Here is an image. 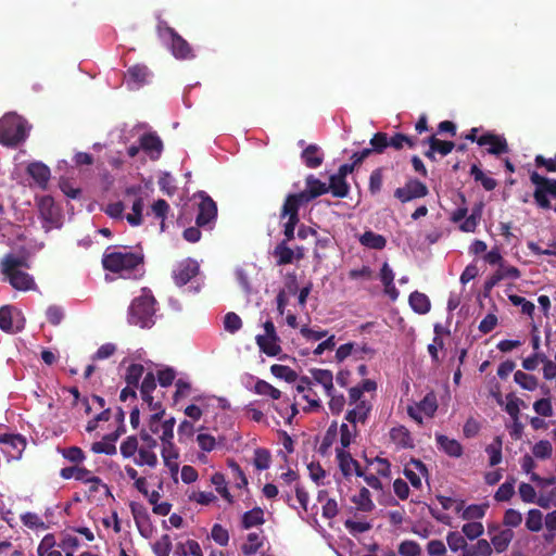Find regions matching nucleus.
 I'll return each instance as SVG.
<instances>
[{
  "instance_id": "nucleus-1",
  "label": "nucleus",
  "mask_w": 556,
  "mask_h": 556,
  "mask_svg": "<svg viewBox=\"0 0 556 556\" xmlns=\"http://www.w3.org/2000/svg\"><path fill=\"white\" fill-rule=\"evenodd\" d=\"M144 254L139 252H121L106 250L102 266L110 273L119 274L122 278H140L144 274Z\"/></svg>"
},
{
  "instance_id": "nucleus-2",
  "label": "nucleus",
  "mask_w": 556,
  "mask_h": 556,
  "mask_svg": "<svg viewBox=\"0 0 556 556\" xmlns=\"http://www.w3.org/2000/svg\"><path fill=\"white\" fill-rule=\"evenodd\" d=\"M156 300L149 288H143L141 294L132 300L127 312L130 326L151 328L155 324Z\"/></svg>"
},
{
  "instance_id": "nucleus-3",
  "label": "nucleus",
  "mask_w": 556,
  "mask_h": 556,
  "mask_svg": "<svg viewBox=\"0 0 556 556\" xmlns=\"http://www.w3.org/2000/svg\"><path fill=\"white\" fill-rule=\"evenodd\" d=\"M29 263L25 256H15L14 253L4 254L1 260V273L10 282L13 289L27 291L36 287L35 279L30 274L23 271V268H29Z\"/></svg>"
},
{
  "instance_id": "nucleus-4",
  "label": "nucleus",
  "mask_w": 556,
  "mask_h": 556,
  "mask_svg": "<svg viewBox=\"0 0 556 556\" xmlns=\"http://www.w3.org/2000/svg\"><path fill=\"white\" fill-rule=\"evenodd\" d=\"M28 130L23 116L9 113L0 118V143L4 147L15 148L26 141Z\"/></svg>"
},
{
  "instance_id": "nucleus-5",
  "label": "nucleus",
  "mask_w": 556,
  "mask_h": 556,
  "mask_svg": "<svg viewBox=\"0 0 556 556\" xmlns=\"http://www.w3.org/2000/svg\"><path fill=\"white\" fill-rule=\"evenodd\" d=\"M157 35L161 38H167L170 42V52L176 59H193L192 47L181 35L177 33L165 21H160L156 26Z\"/></svg>"
},
{
  "instance_id": "nucleus-6",
  "label": "nucleus",
  "mask_w": 556,
  "mask_h": 556,
  "mask_svg": "<svg viewBox=\"0 0 556 556\" xmlns=\"http://www.w3.org/2000/svg\"><path fill=\"white\" fill-rule=\"evenodd\" d=\"M530 180L535 185L533 199L538 206L542 210H551L552 204L548 195L556 199V179L546 178L541 176V174L533 172L530 174Z\"/></svg>"
},
{
  "instance_id": "nucleus-7",
  "label": "nucleus",
  "mask_w": 556,
  "mask_h": 556,
  "mask_svg": "<svg viewBox=\"0 0 556 556\" xmlns=\"http://www.w3.org/2000/svg\"><path fill=\"white\" fill-rule=\"evenodd\" d=\"M301 205L298 202L293 193L286 195L283 204L281 205L280 217L286 218L287 222L283 225V236L287 243L294 239V230L300 222L299 210Z\"/></svg>"
},
{
  "instance_id": "nucleus-8",
  "label": "nucleus",
  "mask_w": 556,
  "mask_h": 556,
  "mask_svg": "<svg viewBox=\"0 0 556 556\" xmlns=\"http://www.w3.org/2000/svg\"><path fill=\"white\" fill-rule=\"evenodd\" d=\"M125 417L126 413L124 409L117 408L114 414V419L117 422V427L114 431L109 432L102 437L101 441L92 443V453H111V451L114 453V451H116L115 443L122 433L126 431Z\"/></svg>"
},
{
  "instance_id": "nucleus-9",
  "label": "nucleus",
  "mask_w": 556,
  "mask_h": 556,
  "mask_svg": "<svg viewBox=\"0 0 556 556\" xmlns=\"http://www.w3.org/2000/svg\"><path fill=\"white\" fill-rule=\"evenodd\" d=\"M38 211L47 231L51 230L52 227L61 226V208L51 195H41L38 199Z\"/></svg>"
},
{
  "instance_id": "nucleus-10",
  "label": "nucleus",
  "mask_w": 556,
  "mask_h": 556,
  "mask_svg": "<svg viewBox=\"0 0 556 556\" xmlns=\"http://www.w3.org/2000/svg\"><path fill=\"white\" fill-rule=\"evenodd\" d=\"M429 194V188L425 182L417 178H409L405 181L404 186L396 188L394 191L395 199L401 202H408L416 199H422Z\"/></svg>"
},
{
  "instance_id": "nucleus-11",
  "label": "nucleus",
  "mask_w": 556,
  "mask_h": 556,
  "mask_svg": "<svg viewBox=\"0 0 556 556\" xmlns=\"http://www.w3.org/2000/svg\"><path fill=\"white\" fill-rule=\"evenodd\" d=\"M404 141H406L404 132H394L392 136H389L386 131H377L369 140V144L375 146L376 153H383L388 148L401 151L404 148Z\"/></svg>"
},
{
  "instance_id": "nucleus-12",
  "label": "nucleus",
  "mask_w": 556,
  "mask_h": 556,
  "mask_svg": "<svg viewBox=\"0 0 556 556\" xmlns=\"http://www.w3.org/2000/svg\"><path fill=\"white\" fill-rule=\"evenodd\" d=\"M328 191L329 188L327 184L313 176V174H309L306 177V189L293 194L302 206L308 204L312 200H315L316 197L328 193Z\"/></svg>"
},
{
  "instance_id": "nucleus-13",
  "label": "nucleus",
  "mask_w": 556,
  "mask_h": 556,
  "mask_svg": "<svg viewBox=\"0 0 556 556\" xmlns=\"http://www.w3.org/2000/svg\"><path fill=\"white\" fill-rule=\"evenodd\" d=\"M201 201L198 204V216L195 224L198 227H204L215 222L217 217V205L215 201L205 192H199Z\"/></svg>"
},
{
  "instance_id": "nucleus-14",
  "label": "nucleus",
  "mask_w": 556,
  "mask_h": 556,
  "mask_svg": "<svg viewBox=\"0 0 556 556\" xmlns=\"http://www.w3.org/2000/svg\"><path fill=\"white\" fill-rule=\"evenodd\" d=\"M130 511L139 533L146 539L152 538L154 526L147 507L141 504H137V502H131Z\"/></svg>"
},
{
  "instance_id": "nucleus-15",
  "label": "nucleus",
  "mask_w": 556,
  "mask_h": 556,
  "mask_svg": "<svg viewBox=\"0 0 556 556\" xmlns=\"http://www.w3.org/2000/svg\"><path fill=\"white\" fill-rule=\"evenodd\" d=\"M199 273V264L193 258H185L173 269L172 278L177 286L189 283Z\"/></svg>"
},
{
  "instance_id": "nucleus-16",
  "label": "nucleus",
  "mask_w": 556,
  "mask_h": 556,
  "mask_svg": "<svg viewBox=\"0 0 556 556\" xmlns=\"http://www.w3.org/2000/svg\"><path fill=\"white\" fill-rule=\"evenodd\" d=\"M478 143L480 147L488 144L486 152L500 156L502 153L509 152V146L504 136L495 135V132L486 131L479 136Z\"/></svg>"
},
{
  "instance_id": "nucleus-17",
  "label": "nucleus",
  "mask_w": 556,
  "mask_h": 556,
  "mask_svg": "<svg viewBox=\"0 0 556 556\" xmlns=\"http://www.w3.org/2000/svg\"><path fill=\"white\" fill-rule=\"evenodd\" d=\"M139 143L143 152L148 153L154 162L161 157L164 151V143L155 131L143 132L139 138Z\"/></svg>"
},
{
  "instance_id": "nucleus-18",
  "label": "nucleus",
  "mask_w": 556,
  "mask_h": 556,
  "mask_svg": "<svg viewBox=\"0 0 556 556\" xmlns=\"http://www.w3.org/2000/svg\"><path fill=\"white\" fill-rule=\"evenodd\" d=\"M488 531L491 534V544L496 553H504L514 540V532L510 528L501 530L500 527L494 526L489 527Z\"/></svg>"
},
{
  "instance_id": "nucleus-19",
  "label": "nucleus",
  "mask_w": 556,
  "mask_h": 556,
  "mask_svg": "<svg viewBox=\"0 0 556 556\" xmlns=\"http://www.w3.org/2000/svg\"><path fill=\"white\" fill-rule=\"evenodd\" d=\"M26 172L29 177L35 179L39 188L47 189L48 181L51 178V169L47 166V164L41 162L29 163L27 165Z\"/></svg>"
},
{
  "instance_id": "nucleus-20",
  "label": "nucleus",
  "mask_w": 556,
  "mask_h": 556,
  "mask_svg": "<svg viewBox=\"0 0 556 556\" xmlns=\"http://www.w3.org/2000/svg\"><path fill=\"white\" fill-rule=\"evenodd\" d=\"M301 159L306 167L318 168L324 163L325 153L321 151L319 146H316V143H309L303 149Z\"/></svg>"
},
{
  "instance_id": "nucleus-21",
  "label": "nucleus",
  "mask_w": 556,
  "mask_h": 556,
  "mask_svg": "<svg viewBox=\"0 0 556 556\" xmlns=\"http://www.w3.org/2000/svg\"><path fill=\"white\" fill-rule=\"evenodd\" d=\"M371 405L369 401H361L354 405L353 409H349L345 414V420L357 428V424H365L369 417Z\"/></svg>"
},
{
  "instance_id": "nucleus-22",
  "label": "nucleus",
  "mask_w": 556,
  "mask_h": 556,
  "mask_svg": "<svg viewBox=\"0 0 556 556\" xmlns=\"http://www.w3.org/2000/svg\"><path fill=\"white\" fill-rule=\"evenodd\" d=\"M351 453H338L337 459L341 470V473L344 477H351L353 475L362 476V467L357 459L352 457Z\"/></svg>"
},
{
  "instance_id": "nucleus-23",
  "label": "nucleus",
  "mask_w": 556,
  "mask_h": 556,
  "mask_svg": "<svg viewBox=\"0 0 556 556\" xmlns=\"http://www.w3.org/2000/svg\"><path fill=\"white\" fill-rule=\"evenodd\" d=\"M150 75V70L147 65H142V63H137L136 65L130 66L126 72L128 83L135 84L138 88L139 86L149 83Z\"/></svg>"
},
{
  "instance_id": "nucleus-24",
  "label": "nucleus",
  "mask_w": 556,
  "mask_h": 556,
  "mask_svg": "<svg viewBox=\"0 0 556 556\" xmlns=\"http://www.w3.org/2000/svg\"><path fill=\"white\" fill-rule=\"evenodd\" d=\"M311 375L316 383L321 384L327 395H332L333 372L329 369L312 368Z\"/></svg>"
},
{
  "instance_id": "nucleus-25",
  "label": "nucleus",
  "mask_w": 556,
  "mask_h": 556,
  "mask_svg": "<svg viewBox=\"0 0 556 556\" xmlns=\"http://www.w3.org/2000/svg\"><path fill=\"white\" fill-rule=\"evenodd\" d=\"M359 243L365 248L381 251V249L387 247L388 240L382 235H378V232L366 230L359 237Z\"/></svg>"
},
{
  "instance_id": "nucleus-26",
  "label": "nucleus",
  "mask_w": 556,
  "mask_h": 556,
  "mask_svg": "<svg viewBox=\"0 0 556 556\" xmlns=\"http://www.w3.org/2000/svg\"><path fill=\"white\" fill-rule=\"evenodd\" d=\"M63 457L67 458L73 465L71 467H65L60 470V476L65 479H77V464H81L86 459V454L84 453H65Z\"/></svg>"
},
{
  "instance_id": "nucleus-27",
  "label": "nucleus",
  "mask_w": 556,
  "mask_h": 556,
  "mask_svg": "<svg viewBox=\"0 0 556 556\" xmlns=\"http://www.w3.org/2000/svg\"><path fill=\"white\" fill-rule=\"evenodd\" d=\"M279 339H270V337L256 336V344L261 352L275 357L282 352V348L279 344Z\"/></svg>"
},
{
  "instance_id": "nucleus-28",
  "label": "nucleus",
  "mask_w": 556,
  "mask_h": 556,
  "mask_svg": "<svg viewBox=\"0 0 556 556\" xmlns=\"http://www.w3.org/2000/svg\"><path fill=\"white\" fill-rule=\"evenodd\" d=\"M328 188L333 195L339 197L340 199H344L350 191V185L345 179H343L340 173L332 174L329 178Z\"/></svg>"
},
{
  "instance_id": "nucleus-29",
  "label": "nucleus",
  "mask_w": 556,
  "mask_h": 556,
  "mask_svg": "<svg viewBox=\"0 0 556 556\" xmlns=\"http://www.w3.org/2000/svg\"><path fill=\"white\" fill-rule=\"evenodd\" d=\"M482 210H483L482 203L476 205L472 208L471 214L468 216L466 215L463 223L459 225L460 230L465 231V232H475L480 223V219L482 216Z\"/></svg>"
},
{
  "instance_id": "nucleus-30",
  "label": "nucleus",
  "mask_w": 556,
  "mask_h": 556,
  "mask_svg": "<svg viewBox=\"0 0 556 556\" xmlns=\"http://www.w3.org/2000/svg\"><path fill=\"white\" fill-rule=\"evenodd\" d=\"M408 302L412 309L419 313V315H425V313H428L431 307L428 295L420 293V291H413L409 295Z\"/></svg>"
},
{
  "instance_id": "nucleus-31",
  "label": "nucleus",
  "mask_w": 556,
  "mask_h": 556,
  "mask_svg": "<svg viewBox=\"0 0 556 556\" xmlns=\"http://www.w3.org/2000/svg\"><path fill=\"white\" fill-rule=\"evenodd\" d=\"M391 440L396 444V447L400 448H410L413 447V438L405 427H395L391 430Z\"/></svg>"
},
{
  "instance_id": "nucleus-32",
  "label": "nucleus",
  "mask_w": 556,
  "mask_h": 556,
  "mask_svg": "<svg viewBox=\"0 0 556 556\" xmlns=\"http://www.w3.org/2000/svg\"><path fill=\"white\" fill-rule=\"evenodd\" d=\"M365 460L369 465V469L372 470L378 477H388L391 473V464L388 459L376 456L374 458H369L367 454H363Z\"/></svg>"
},
{
  "instance_id": "nucleus-33",
  "label": "nucleus",
  "mask_w": 556,
  "mask_h": 556,
  "mask_svg": "<svg viewBox=\"0 0 556 556\" xmlns=\"http://www.w3.org/2000/svg\"><path fill=\"white\" fill-rule=\"evenodd\" d=\"M242 527L244 529L257 527L265 522L264 511L262 507H253L252 510L243 513Z\"/></svg>"
},
{
  "instance_id": "nucleus-34",
  "label": "nucleus",
  "mask_w": 556,
  "mask_h": 556,
  "mask_svg": "<svg viewBox=\"0 0 556 556\" xmlns=\"http://www.w3.org/2000/svg\"><path fill=\"white\" fill-rule=\"evenodd\" d=\"M470 175L475 178L476 181H480L483 189L490 191L494 190L497 187L496 179L492 177H488L486 174L482 172L477 164H472L470 167Z\"/></svg>"
},
{
  "instance_id": "nucleus-35",
  "label": "nucleus",
  "mask_w": 556,
  "mask_h": 556,
  "mask_svg": "<svg viewBox=\"0 0 556 556\" xmlns=\"http://www.w3.org/2000/svg\"><path fill=\"white\" fill-rule=\"evenodd\" d=\"M356 434L357 428L350 425V422L348 425L343 422L340 426V447H337L336 451H344V448L350 447Z\"/></svg>"
},
{
  "instance_id": "nucleus-36",
  "label": "nucleus",
  "mask_w": 556,
  "mask_h": 556,
  "mask_svg": "<svg viewBox=\"0 0 556 556\" xmlns=\"http://www.w3.org/2000/svg\"><path fill=\"white\" fill-rule=\"evenodd\" d=\"M274 255L277 258L278 265L291 264L294 258V252L288 247L287 241L277 243Z\"/></svg>"
},
{
  "instance_id": "nucleus-37",
  "label": "nucleus",
  "mask_w": 556,
  "mask_h": 556,
  "mask_svg": "<svg viewBox=\"0 0 556 556\" xmlns=\"http://www.w3.org/2000/svg\"><path fill=\"white\" fill-rule=\"evenodd\" d=\"M270 372L278 379L286 380L288 383H293V381L299 379V375L294 369L288 367V365L274 364L270 366Z\"/></svg>"
},
{
  "instance_id": "nucleus-38",
  "label": "nucleus",
  "mask_w": 556,
  "mask_h": 556,
  "mask_svg": "<svg viewBox=\"0 0 556 556\" xmlns=\"http://www.w3.org/2000/svg\"><path fill=\"white\" fill-rule=\"evenodd\" d=\"M144 374V365L142 364H130L126 369L125 381L126 384L134 386L136 390L140 384V380Z\"/></svg>"
},
{
  "instance_id": "nucleus-39",
  "label": "nucleus",
  "mask_w": 556,
  "mask_h": 556,
  "mask_svg": "<svg viewBox=\"0 0 556 556\" xmlns=\"http://www.w3.org/2000/svg\"><path fill=\"white\" fill-rule=\"evenodd\" d=\"M515 482L516 479L514 476L508 478L506 481H504L503 484H501L494 495L495 501L497 502H507L509 498L513 497L515 494Z\"/></svg>"
},
{
  "instance_id": "nucleus-40",
  "label": "nucleus",
  "mask_w": 556,
  "mask_h": 556,
  "mask_svg": "<svg viewBox=\"0 0 556 556\" xmlns=\"http://www.w3.org/2000/svg\"><path fill=\"white\" fill-rule=\"evenodd\" d=\"M353 502L362 511H370L375 507V504L370 497V493L366 486H362L357 495L353 496Z\"/></svg>"
},
{
  "instance_id": "nucleus-41",
  "label": "nucleus",
  "mask_w": 556,
  "mask_h": 556,
  "mask_svg": "<svg viewBox=\"0 0 556 556\" xmlns=\"http://www.w3.org/2000/svg\"><path fill=\"white\" fill-rule=\"evenodd\" d=\"M418 410L428 417H432L435 414L438 410V399L433 391H430L425 395L424 400L419 401Z\"/></svg>"
},
{
  "instance_id": "nucleus-42",
  "label": "nucleus",
  "mask_w": 556,
  "mask_h": 556,
  "mask_svg": "<svg viewBox=\"0 0 556 556\" xmlns=\"http://www.w3.org/2000/svg\"><path fill=\"white\" fill-rule=\"evenodd\" d=\"M0 443L17 451H24L26 447V439L20 433H1Z\"/></svg>"
},
{
  "instance_id": "nucleus-43",
  "label": "nucleus",
  "mask_w": 556,
  "mask_h": 556,
  "mask_svg": "<svg viewBox=\"0 0 556 556\" xmlns=\"http://www.w3.org/2000/svg\"><path fill=\"white\" fill-rule=\"evenodd\" d=\"M0 328L7 332H17L20 327H14L12 309L10 306L0 307Z\"/></svg>"
},
{
  "instance_id": "nucleus-44",
  "label": "nucleus",
  "mask_w": 556,
  "mask_h": 556,
  "mask_svg": "<svg viewBox=\"0 0 556 556\" xmlns=\"http://www.w3.org/2000/svg\"><path fill=\"white\" fill-rule=\"evenodd\" d=\"M424 142L432 143V149H435L441 156H446L455 149L454 141L440 140L435 135L429 136Z\"/></svg>"
},
{
  "instance_id": "nucleus-45",
  "label": "nucleus",
  "mask_w": 556,
  "mask_h": 556,
  "mask_svg": "<svg viewBox=\"0 0 556 556\" xmlns=\"http://www.w3.org/2000/svg\"><path fill=\"white\" fill-rule=\"evenodd\" d=\"M254 391L260 395H268L273 400H279L281 396V391L276 389L275 386L266 382V380L258 379L255 382Z\"/></svg>"
},
{
  "instance_id": "nucleus-46",
  "label": "nucleus",
  "mask_w": 556,
  "mask_h": 556,
  "mask_svg": "<svg viewBox=\"0 0 556 556\" xmlns=\"http://www.w3.org/2000/svg\"><path fill=\"white\" fill-rule=\"evenodd\" d=\"M263 544L262 538L257 532L248 533V540L242 544L241 549L244 555L257 553Z\"/></svg>"
},
{
  "instance_id": "nucleus-47",
  "label": "nucleus",
  "mask_w": 556,
  "mask_h": 556,
  "mask_svg": "<svg viewBox=\"0 0 556 556\" xmlns=\"http://www.w3.org/2000/svg\"><path fill=\"white\" fill-rule=\"evenodd\" d=\"M156 387V376L148 372L140 384V394L143 401H152V393Z\"/></svg>"
},
{
  "instance_id": "nucleus-48",
  "label": "nucleus",
  "mask_w": 556,
  "mask_h": 556,
  "mask_svg": "<svg viewBox=\"0 0 556 556\" xmlns=\"http://www.w3.org/2000/svg\"><path fill=\"white\" fill-rule=\"evenodd\" d=\"M515 382L521 386L522 389L533 391L539 386V380L534 375L523 371H517L514 375Z\"/></svg>"
},
{
  "instance_id": "nucleus-49",
  "label": "nucleus",
  "mask_w": 556,
  "mask_h": 556,
  "mask_svg": "<svg viewBox=\"0 0 556 556\" xmlns=\"http://www.w3.org/2000/svg\"><path fill=\"white\" fill-rule=\"evenodd\" d=\"M526 528L531 532H539L543 528V515L539 509H531L528 511L526 518Z\"/></svg>"
},
{
  "instance_id": "nucleus-50",
  "label": "nucleus",
  "mask_w": 556,
  "mask_h": 556,
  "mask_svg": "<svg viewBox=\"0 0 556 556\" xmlns=\"http://www.w3.org/2000/svg\"><path fill=\"white\" fill-rule=\"evenodd\" d=\"M149 408L153 410V415L151 417L150 427L151 430L154 432H157L159 422L165 413L164 409H162V404L160 401H154L153 396L151 395V401H144Z\"/></svg>"
},
{
  "instance_id": "nucleus-51",
  "label": "nucleus",
  "mask_w": 556,
  "mask_h": 556,
  "mask_svg": "<svg viewBox=\"0 0 556 556\" xmlns=\"http://www.w3.org/2000/svg\"><path fill=\"white\" fill-rule=\"evenodd\" d=\"M144 207L143 199H136L132 204V214L126 215V220L130 226H140L142 223V211Z\"/></svg>"
},
{
  "instance_id": "nucleus-52",
  "label": "nucleus",
  "mask_w": 556,
  "mask_h": 556,
  "mask_svg": "<svg viewBox=\"0 0 556 556\" xmlns=\"http://www.w3.org/2000/svg\"><path fill=\"white\" fill-rule=\"evenodd\" d=\"M152 548L157 556H169L173 549L172 539L168 534H162L159 541L153 544Z\"/></svg>"
},
{
  "instance_id": "nucleus-53",
  "label": "nucleus",
  "mask_w": 556,
  "mask_h": 556,
  "mask_svg": "<svg viewBox=\"0 0 556 556\" xmlns=\"http://www.w3.org/2000/svg\"><path fill=\"white\" fill-rule=\"evenodd\" d=\"M508 300L513 303V305L520 306L521 312L525 315H528V316L534 315L535 306H534L533 302L522 298V295L509 294Z\"/></svg>"
},
{
  "instance_id": "nucleus-54",
  "label": "nucleus",
  "mask_w": 556,
  "mask_h": 556,
  "mask_svg": "<svg viewBox=\"0 0 556 556\" xmlns=\"http://www.w3.org/2000/svg\"><path fill=\"white\" fill-rule=\"evenodd\" d=\"M446 542L448 544V548L454 551V553L459 549L464 551L467 547V541L464 534L459 532H448L446 535Z\"/></svg>"
},
{
  "instance_id": "nucleus-55",
  "label": "nucleus",
  "mask_w": 556,
  "mask_h": 556,
  "mask_svg": "<svg viewBox=\"0 0 556 556\" xmlns=\"http://www.w3.org/2000/svg\"><path fill=\"white\" fill-rule=\"evenodd\" d=\"M153 214L161 219V230H165V217L167 216L169 205L166 200L159 199L152 205Z\"/></svg>"
},
{
  "instance_id": "nucleus-56",
  "label": "nucleus",
  "mask_w": 556,
  "mask_h": 556,
  "mask_svg": "<svg viewBox=\"0 0 556 556\" xmlns=\"http://www.w3.org/2000/svg\"><path fill=\"white\" fill-rule=\"evenodd\" d=\"M383 185V169L375 168L369 175V191L371 194H377L382 189Z\"/></svg>"
},
{
  "instance_id": "nucleus-57",
  "label": "nucleus",
  "mask_w": 556,
  "mask_h": 556,
  "mask_svg": "<svg viewBox=\"0 0 556 556\" xmlns=\"http://www.w3.org/2000/svg\"><path fill=\"white\" fill-rule=\"evenodd\" d=\"M488 508V504L482 505H469L467 507H463V519H480L483 518L485 510Z\"/></svg>"
},
{
  "instance_id": "nucleus-58",
  "label": "nucleus",
  "mask_w": 556,
  "mask_h": 556,
  "mask_svg": "<svg viewBox=\"0 0 556 556\" xmlns=\"http://www.w3.org/2000/svg\"><path fill=\"white\" fill-rule=\"evenodd\" d=\"M65 314L60 305H50L46 309V318L52 326H60Z\"/></svg>"
},
{
  "instance_id": "nucleus-59",
  "label": "nucleus",
  "mask_w": 556,
  "mask_h": 556,
  "mask_svg": "<svg viewBox=\"0 0 556 556\" xmlns=\"http://www.w3.org/2000/svg\"><path fill=\"white\" fill-rule=\"evenodd\" d=\"M242 327V320L236 312H227L224 316V328L228 332H236Z\"/></svg>"
},
{
  "instance_id": "nucleus-60",
  "label": "nucleus",
  "mask_w": 556,
  "mask_h": 556,
  "mask_svg": "<svg viewBox=\"0 0 556 556\" xmlns=\"http://www.w3.org/2000/svg\"><path fill=\"white\" fill-rule=\"evenodd\" d=\"M211 536L218 545H228L229 533L220 523H214L211 529Z\"/></svg>"
},
{
  "instance_id": "nucleus-61",
  "label": "nucleus",
  "mask_w": 556,
  "mask_h": 556,
  "mask_svg": "<svg viewBox=\"0 0 556 556\" xmlns=\"http://www.w3.org/2000/svg\"><path fill=\"white\" fill-rule=\"evenodd\" d=\"M482 532H483V523L480 521L466 522L463 526L464 535L470 540L480 538Z\"/></svg>"
},
{
  "instance_id": "nucleus-62",
  "label": "nucleus",
  "mask_w": 556,
  "mask_h": 556,
  "mask_svg": "<svg viewBox=\"0 0 556 556\" xmlns=\"http://www.w3.org/2000/svg\"><path fill=\"white\" fill-rule=\"evenodd\" d=\"M22 521L25 525V527L31 528V529H46L47 526L43 522L42 518L36 515V513L27 511L24 515H22Z\"/></svg>"
},
{
  "instance_id": "nucleus-63",
  "label": "nucleus",
  "mask_w": 556,
  "mask_h": 556,
  "mask_svg": "<svg viewBox=\"0 0 556 556\" xmlns=\"http://www.w3.org/2000/svg\"><path fill=\"white\" fill-rule=\"evenodd\" d=\"M399 552L403 556H418L421 553V548L417 542L404 541L401 543Z\"/></svg>"
},
{
  "instance_id": "nucleus-64",
  "label": "nucleus",
  "mask_w": 556,
  "mask_h": 556,
  "mask_svg": "<svg viewBox=\"0 0 556 556\" xmlns=\"http://www.w3.org/2000/svg\"><path fill=\"white\" fill-rule=\"evenodd\" d=\"M56 544H58V543L55 542V536H54V534H52V533H47V534L42 538V540H41V542H40V544H39V546H38V548H37V554H38L39 556H47V554L49 553V551H51L52 548H54V546H55Z\"/></svg>"
}]
</instances>
